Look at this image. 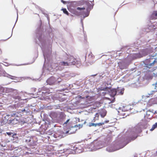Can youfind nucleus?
Returning <instances> with one entry per match:
<instances>
[{"label": "nucleus", "mask_w": 157, "mask_h": 157, "mask_svg": "<svg viewBox=\"0 0 157 157\" xmlns=\"http://www.w3.org/2000/svg\"><path fill=\"white\" fill-rule=\"evenodd\" d=\"M36 42L41 48L43 53V56L45 61L43 68V71L42 74L45 75L46 73L45 72L47 71V74L48 72L51 71V67L48 68L46 67V64L50 63L51 60V44L52 41L51 40L46 41L44 37H42V36L40 32L39 31L36 33Z\"/></svg>", "instance_id": "1"}, {"label": "nucleus", "mask_w": 157, "mask_h": 157, "mask_svg": "<svg viewBox=\"0 0 157 157\" xmlns=\"http://www.w3.org/2000/svg\"><path fill=\"white\" fill-rule=\"evenodd\" d=\"M105 144L102 141L95 140L90 144H87L85 146L88 148L87 151H95L104 147Z\"/></svg>", "instance_id": "2"}, {"label": "nucleus", "mask_w": 157, "mask_h": 157, "mask_svg": "<svg viewBox=\"0 0 157 157\" xmlns=\"http://www.w3.org/2000/svg\"><path fill=\"white\" fill-rule=\"evenodd\" d=\"M74 59V57L73 56L70 55H67L66 59H65L66 61L60 62L59 63V67H57L58 69L61 70L64 67L69 66L72 65V64H75V63L74 61H71V60Z\"/></svg>", "instance_id": "3"}, {"label": "nucleus", "mask_w": 157, "mask_h": 157, "mask_svg": "<svg viewBox=\"0 0 157 157\" xmlns=\"http://www.w3.org/2000/svg\"><path fill=\"white\" fill-rule=\"evenodd\" d=\"M127 144H125L124 142L121 141L117 142L116 141L112 147H108L106 148V150L109 152H113L123 148Z\"/></svg>", "instance_id": "4"}, {"label": "nucleus", "mask_w": 157, "mask_h": 157, "mask_svg": "<svg viewBox=\"0 0 157 157\" xmlns=\"http://www.w3.org/2000/svg\"><path fill=\"white\" fill-rule=\"evenodd\" d=\"M141 131V128L139 125H138L128 132H129L130 133V137L134 138V139H133V140L136 138L137 133L140 132Z\"/></svg>", "instance_id": "5"}, {"label": "nucleus", "mask_w": 157, "mask_h": 157, "mask_svg": "<svg viewBox=\"0 0 157 157\" xmlns=\"http://www.w3.org/2000/svg\"><path fill=\"white\" fill-rule=\"evenodd\" d=\"M86 144H85L83 146V145H82V146H76L73 147V149H71L73 150L75 152L77 153H80L82 152L83 151H87L88 148L86 147H85V146Z\"/></svg>", "instance_id": "6"}, {"label": "nucleus", "mask_w": 157, "mask_h": 157, "mask_svg": "<svg viewBox=\"0 0 157 157\" xmlns=\"http://www.w3.org/2000/svg\"><path fill=\"white\" fill-rule=\"evenodd\" d=\"M131 105H127L125 106H123L122 107H119L118 111L119 114L121 115L124 116L125 113L123 112L128 111L132 109L131 108Z\"/></svg>", "instance_id": "7"}, {"label": "nucleus", "mask_w": 157, "mask_h": 157, "mask_svg": "<svg viewBox=\"0 0 157 157\" xmlns=\"http://www.w3.org/2000/svg\"><path fill=\"white\" fill-rule=\"evenodd\" d=\"M30 111V109L28 107H26L21 109L18 111V113L20 116H21L22 115H27L29 113Z\"/></svg>", "instance_id": "8"}, {"label": "nucleus", "mask_w": 157, "mask_h": 157, "mask_svg": "<svg viewBox=\"0 0 157 157\" xmlns=\"http://www.w3.org/2000/svg\"><path fill=\"white\" fill-rule=\"evenodd\" d=\"M47 84L50 85H54L56 84V78L52 76L49 78L46 81Z\"/></svg>", "instance_id": "9"}, {"label": "nucleus", "mask_w": 157, "mask_h": 157, "mask_svg": "<svg viewBox=\"0 0 157 157\" xmlns=\"http://www.w3.org/2000/svg\"><path fill=\"white\" fill-rule=\"evenodd\" d=\"M155 63H150L149 64H144V69L147 70L149 71H154V69L152 68Z\"/></svg>", "instance_id": "10"}, {"label": "nucleus", "mask_w": 157, "mask_h": 157, "mask_svg": "<svg viewBox=\"0 0 157 157\" xmlns=\"http://www.w3.org/2000/svg\"><path fill=\"white\" fill-rule=\"evenodd\" d=\"M65 132H59L53 134V136L56 138H58L59 139H60L66 136Z\"/></svg>", "instance_id": "11"}, {"label": "nucleus", "mask_w": 157, "mask_h": 157, "mask_svg": "<svg viewBox=\"0 0 157 157\" xmlns=\"http://www.w3.org/2000/svg\"><path fill=\"white\" fill-rule=\"evenodd\" d=\"M157 62L156 59H153V58H150L146 59L144 62V64H149L150 63H155Z\"/></svg>", "instance_id": "12"}, {"label": "nucleus", "mask_w": 157, "mask_h": 157, "mask_svg": "<svg viewBox=\"0 0 157 157\" xmlns=\"http://www.w3.org/2000/svg\"><path fill=\"white\" fill-rule=\"evenodd\" d=\"M76 127V125H75L74 127H71L69 130L65 132L66 134H70L75 133L77 130Z\"/></svg>", "instance_id": "13"}, {"label": "nucleus", "mask_w": 157, "mask_h": 157, "mask_svg": "<svg viewBox=\"0 0 157 157\" xmlns=\"http://www.w3.org/2000/svg\"><path fill=\"white\" fill-rule=\"evenodd\" d=\"M66 115L63 112H58L57 119L58 120H63L65 118Z\"/></svg>", "instance_id": "14"}, {"label": "nucleus", "mask_w": 157, "mask_h": 157, "mask_svg": "<svg viewBox=\"0 0 157 157\" xmlns=\"http://www.w3.org/2000/svg\"><path fill=\"white\" fill-rule=\"evenodd\" d=\"M71 149H73V147H71V148L68 149H63V152H65V154L66 155H68L69 154H70L74 153L73 150Z\"/></svg>", "instance_id": "15"}, {"label": "nucleus", "mask_w": 157, "mask_h": 157, "mask_svg": "<svg viewBox=\"0 0 157 157\" xmlns=\"http://www.w3.org/2000/svg\"><path fill=\"white\" fill-rule=\"evenodd\" d=\"M100 90L101 91H104V92H100V95L101 96H105V94L108 93V92L107 91L108 89H109V87H105V88H103L101 87L100 88H99Z\"/></svg>", "instance_id": "16"}, {"label": "nucleus", "mask_w": 157, "mask_h": 157, "mask_svg": "<svg viewBox=\"0 0 157 157\" xmlns=\"http://www.w3.org/2000/svg\"><path fill=\"white\" fill-rule=\"evenodd\" d=\"M108 90L109 94L111 97H113L115 95H116V89H113L111 90L109 89Z\"/></svg>", "instance_id": "17"}, {"label": "nucleus", "mask_w": 157, "mask_h": 157, "mask_svg": "<svg viewBox=\"0 0 157 157\" xmlns=\"http://www.w3.org/2000/svg\"><path fill=\"white\" fill-rule=\"evenodd\" d=\"M124 89L123 88L118 87L116 89V95H122L124 93Z\"/></svg>", "instance_id": "18"}, {"label": "nucleus", "mask_w": 157, "mask_h": 157, "mask_svg": "<svg viewBox=\"0 0 157 157\" xmlns=\"http://www.w3.org/2000/svg\"><path fill=\"white\" fill-rule=\"evenodd\" d=\"M58 112H50L49 116L52 119L57 120Z\"/></svg>", "instance_id": "19"}, {"label": "nucleus", "mask_w": 157, "mask_h": 157, "mask_svg": "<svg viewBox=\"0 0 157 157\" xmlns=\"http://www.w3.org/2000/svg\"><path fill=\"white\" fill-rule=\"evenodd\" d=\"M107 111L104 109H102L99 112V115L102 117H104L106 115Z\"/></svg>", "instance_id": "20"}, {"label": "nucleus", "mask_w": 157, "mask_h": 157, "mask_svg": "<svg viewBox=\"0 0 157 157\" xmlns=\"http://www.w3.org/2000/svg\"><path fill=\"white\" fill-rule=\"evenodd\" d=\"M74 59L73 60H72V59H71V61H74V62H75V64H72V65H76L77 66V67H78L79 66H80L81 65V61L79 60H78L76 59L75 58H74Z\"/></svg>", "instance_id": "21"}, {"label": "nucleus", "mask_w": 157, "mask_h": 157, "mask_svg": "<svg viewBox=\"0 0 157 157\" xmlns=\"http://www.w3.org/2000/svg\"><path fill=\"white\" fill-rule=\"evenodd\" d=\"M85 4L87 5L88 6V8L87 10H90L91 9H92L93 8V6L94 5V4L92 3V4H90L89 1H86L85 2Z\"/></svg>", "instance_id": "22"}, {"label": "nucleus", "mask_w": 157, "mask_h": 157, "mask_svg": "<svg viewBox=\"0 0 157 157\" xmlns=\"http://www.w3.org/2000/svg\"><path fill=\"white\" fill-rule=\"evenodd\" d=\"M9 121H10L11 123L13 124H17L18 122L17 119L16 118H14V119H12V120L11 119Z\"/></svg>", "instance_id": "23"}, {"label": "nucleus", "mask_w": 157, "mask_h": 157, "mask_svg": "<svg viewBox=\"0 0 157 157\" xmlns=\"http://www.w3.org/2000/svg\"><path fill=\"white\" fill-rule=\"evenodd\" d=\"M99 114L98 113H96L95 115V116L94 119L92 120V122H95L96 121L98 120L99 119Z\"/></svg>", "instance_id": "24"}, {"label": "nucleus", "mask_w": 157, "mask_h": 157, "mask_svg": "<svg viewBox=\"0 0 157 157\" xmlns=\"http://www.w3.org/2000/svg\"><path fill=\"white\" fill-rule=\"evenodd\" d=\"M12 97L13 98L15 99L19 100L21 99V97L18 95H14V94H12Z\"/></svg>", "instance_id": "25"}, {"label": "nucleus", "mask_w": 157, "mask_h": 157, "mask_svg": "<svg viewBox=\"0 0 157 157\" xmlns=\"http://www.w3.org/2000/svg\"><path fill=\"white\" fill-rule=\"evenodd\" d=\"M48 108V109H58L59 107V106L58 105H56L52 106H47Z\"/></svg>", "instance_id": "26"}, {"label": "nucleus", "mask_w": 157, "mask_h": 157, "mask_svg": "<svg viewBox=\"0 0 157 157\" xmlns=\"http://www.w3.org/2000/svg\"><path fill=\"white\" fill-rule=\"evenodd\" d=\"M11 117H19L20 116L18 112H13L11 114Z\"/></svg>", "instance_id": "27"}, {"label": "nucleus", "mask_w": 157, "mask_h": 157, "mask_svg": "<svg viewBox=\"0 0 157 157\" xmlns=\"http://www.w3.org/2000/svg\"><path fill=\"white\" fill-rule=\"evenodd\" d=\"M133 57L137 58H140L143 57V56L140 53L134 54L133 55Z\"/></svg>", "instance_id": "28"}, {"label": "nucleus", "mask_w": 157, "mask_h": 157, "mask_svg": "<svg viewBox=\"0 0 157 157\" xmlns=\"http://www.w3.org/2000/svg\"><path fill=\"white\" fill-rule=\"evenodd\" d=\"M6 133L9 136H12L13 138H15V136L17 135V134L14 133L13 134V133H12L11 132H6Z\"/></svg>", "instance_id": "29"}, {"label": "nucleus", "mask_w": 157, "mask_h": 157, "mask_svg": "<svg viewBox=\"0 0 157 157\" xmlns=\"http://www.w3.org/2000/svg\"><path fill=\"white\" fill-rule=\"evenodd\" d=\"M90 13V12L89 11V10H87L86 11L85 13V15H83V18H85V17H87L89 15Z\"/></svg>", "instance_id": "30"}, {"label": "nucleus", "mask_w": 157, "mask_h": 157, "mask_svg": "<svg viewBox=\"0 0 157 157\" xmlns=\"http://www.w3.org/2000/svg\"><path fill=\"white\" fill-rule=\"evenodd\" d=\"M156 127H157V123H155V124L152 125V127L150 129V130L151 131H152Z\"/></svg>", "instance_id": "31"}, {"label": "nucleus", "mask_w": 157, "mask_h": 157, "mask_svg": "<svg viewBox=\"0 0 157 157\" xmlns=\"http://www.w3.org/2000/svg\"><path fill=\"white\" fill-rule=\"evenodd\" d=\"M88 126L89 127H91L92 126L96 127V123H89Z\"/></svg>", "instance_id": "32"}, {"label": "nucleus", "mask_w": 157, "mask_h": 157, "mask_svg": "<svg viewBox=\"0 0 157 157\" xmlns=\"http://www.w3.org/2000/svg\"><path fill=\"white\" fill-rule=\"evenodd\" d=\"M156 90H152L149 92L148 94L149 95H152L154 94L155 92H157Z\"/></svg>", "instance_id": "33"}, {"label": "nucleus", "mask_w": 157, "mask_h": 157, "mask_svg": "<svg viewBox=\"0 0 157 157\" xmlns=\"http://www.w3.org/2000/svg\"><path fill=\"white\" fill-rule=\"evenodd\" d=\"M119 67L121 69H126V66L125 65L123 66L121 64H119Z\"/></svg>", "instance_id": "34"}, {"label": "nucleus", "mask_w": 157, "mask_h": 157, "mask_svg": "<svg viewBox=\"0 0 157 157\" xmlns=\"http://www.w3.org/2000/svg\"><path fill=\"white\" fill-rule=\"evenodd\" d=\"M62 10L63 11V12L64 13H65V14H67V15H68L69 13H68V11L66 9H64V8L62 9Z\"/></svg>", "instance_id": "35"}, {"label": "nucleus", "mask_w": 157, "mask_h": 157, "mask_svg": "<svg viewBox=\"0 0 157 157\" xmlns=\"http://www.w3.org/2000/svg\"><path fill=\"white\" fill-rule=\"evenodd\" d=\"M61 81L62 79L61 78H56V84L59 83L60 82H61Z\"/></svg>", "instance_id": "36"}, {"label": "nucleus", "mask_w": 157, "mask_h": 157, "mask_svg": "<svg viewBox=\"0 0 157 157\" xmlns=\"http://www.w3.org/2000/svg\"><path fill=\"white\" fill-rule=\"evenodd\" d=\"M13 94H14V95H18L19 93L17 92V90H13Z\"/></svg>", "instance_id": "37"}, {"label": "nucleus", "mask_w": 157, "mask_h": 157, "mask_svg": "<svg viewBox=\"0 0 157 157\" xmlns=\"http://www.w3.org/2000/svg\"><path fill=\"white\" fill-rule=\"evenodd\" d=\"M76 9L78 10H85V8H84V7L81 8V7H78L76 8Z\"/></svg>", "instance_id": "38"}, {"label": "nucleus", "mask_w": 157, "mask_h": 157, "mask_svg": "<svg viewBox=\"0 0 157 157\" xmlns=\"http://www.w3.org/2000/svg\"><path fill=\"white\" fill-rule=\"evenodd\" d=\"M96 126H100L101 125H102L104 124V123H102V122L99 123H96Z\"/></svg>", "instance_id": "39"}, {"label": "nucleus", "mask_w": 157, "mask_h": 157, "mask_svg": "<svg viewBox=\"0 0 157 157\" xmlns=\"http://www.w3.org/2000/svg\"><path fill=\"white\" fill-rule=\"evenodd\" d=\"M153 85L155 86V90H156L157 89V82L155 84H153Z\"/></svg>", "instance_id": "40"}, {"label": "nucleus", "mask_w": 157, "mask_h": 157, "mask_svg": "<svg viewBox=\"0 0 157 157\" xmlns=\"http://www.w3.org/2000/svg\"><path fill=\"white\" fill-rule=\"evenodd\" d=\"M153 156L154 157H157V151L155 152V153L153 155Z\"/></svg>", "instance_id": "41"}, {"label": "nucleus", "mask_w": 157, "mask_h": 157, "mask_svg": "<svg viewBox=\"0 0 157 157\" xmlns=\"http://www.w3.org/2000/svg\"><path fill=\"white\" fill-rule=\"evenodd\" d=\"M146 115H148V116H149L150 115V113H151L150 112V111H147V112H146Z\"/></svg>", "instance_id": "42"}, {"label": "nucleus", "mask_w": 157, "mask_h": 157, "mask_svg": "<svg viewBox=\"0 0 157 157\" xmlns=\"http://www.w3.org/2000/svg\"><path fill=\"white\" fill-rule=\"evenodd\" d=\"M109 122V120H106V121H104V122H102V123H104V124H105L108 123Z\"/></svg>", "instance_id": "43"}, {"label": "nucleus", "mask_w": 157, "mask_h": 157, "mask_svg": "<svg viewBox=\"0 0 157 157\" xmlns=\"http://www.w3.org/2000/svg\"><path fill=\"white\" fill-rule=\"evenodd\" d=\"M3 122V121H0V125H2L3 124H4V123Z\"/></svg>", "instance_id": "44"}, {"label": "nucleus", "mask_w": 157, "mask_h": 157, "mask_svg": "<svg viewBox=\"0 0 157 157\" xmlns=\"http://www.w3.org/2000/svg\"><path fill=\"white\" fill-rule=\"evenodd\" d=\"M115 101V98H114L112 100V101H111L109 103V104H110V103H113Z\"/></svg>", "instance_id": "45"}, {"label": "nucleus", "mask_w": 157, "mask_h": 157, "mask_svg": "<svg viewBox=\"0 0 157 157\" xmlns=\"http://www.w3.org/2000/svg\"><path fill=\"white\" fill-rule=\"evenodd\" d=\"M70 120V119H68L67 120V121L64 123V124H67V123Z\"/></svg>", "instance_id": "46"}, {"label": "nucleus", "mask_w": 157, "mask_h": 157, "mask_svg": "<svg viewBox=\"0 0 157 157\" xmlns=\"http://www.w3.org/2000/svg\"><path fill=\"white\" fill-rule=\"evenodd\" d=\"M153 14L156 16H157V12L155 11L154 12Z\"/></svg>", "instance_id": "47"}, {"label": "nucleus", "mask_w": 157, "mask_h": 157, "mask_svg": "<svg viewBox=\"0 0 157 157\" xmlns=\"http://www.w3.org/2000/svg\"><path fill=\"white\" fill-rule=\"evenodd\" d=\"M8 75V77H9V78H10L12 79H14L13 78H11L12 77H15L13 76L10 75Z\"/></svg>", "instance_id": "48"}, {"label": "nucleus", "mask_w": 157, "mask_h": 157, "mask_svg": "<svg viewBox=\"0 0 157 157\" xmlns=\"http://www.w3.org/2000/svg\"><path fill=\"white\" fill-rule=\"evenodd\" d=\"M61 2L63 3L64 4H66V2L63 1V0H61Z\"/></svg>", "instance_id": "49"}, {"label": "nucleus", "mask_w": 157, "mask_h": 157, "mask_svg": "<svg viewBox=\"0 0 157 157\" xmlns=\"http://www.w3.org/2000/svg\"><path fill=\"white\" fill-rule=\"evenodd\" d=\"M17 20H16V22L15 23H16V22H17V19H18V13H17ZM16 24V23H15ZM15 25H14V26H13V27H14V26H15Z\"/></svg>", "instance_id": "50"}, {"label": "nucleus", "mask_w": 157, "mask_h": 157, "mask_svg": "<svg viewBox=\"0 0 157 157\" xmlns=\"http://www.w3.org/2000/svg\"><path fill=\"white\" fill-rule=\"evenodd\" d=\"M93 63V62H89L88 63H87V65H91Z\"/></svg>", "instance_id": "51"}, {"label": "nucleus", "mask_w": 157, "mask_h": 157, "mask_svg": "<svg viewBox=\"0 0 157 157\" xmlns=\"http://www.w3.org/2000/svg\"><path fill=\"white\" fill-rule=\"evenodd\" d=\"M67 89V87L65 88H63L62 90H61V91H65Z\"/></svg>", "instance_id": "52"}, {"label": "nucleus", "mask_w": 157, "mask_h": 157, "mask_svg": "<svg viewBox=\"0 0 157 157\" xmlns=\"http://www.w3.org/2000/svg\"><path fill=\"white\" fill-rule=\"evenodd\" d=\"M46 17H47L48 20V21L49 22V17H48V16H47V15H46Z\"/></svg>", "instance_id": "53"}, {"label": "nucleus", "mask_w": 157, "mask_h": 157, "mask_svg": "<svg viewBox=\"0 0 157 157\" xmlns=\"http://www.w3.org/2000/svg\"><path fill=\"white\" fill-rule=\"evenodd\" d=\"M78 125L79 126V128H82V125L81 124H78Z\"/></svg>", "instance_id": "54"}, {"label": "nucleus", "mask_w": 157, "mask_h": 157, "mask_svg": "<svg viewBox=\"0 0 157 157\" xmlns=\"http://www.w3.org/2000/svg\"><path fill=\"white\" fill-rule=\"evenodd\" d=\"M82 19L81 20V22L82 23V27H83V22H82Z\"/></svg>", "instance_id": "55"}, {"label": "nucleus", "mask_w": 157, "mask_h": 157, "mask_svg": "<svg viewBox=\"0 0 157 157\" xmlns=\"http://www.w3.org/2000/svg\"><path fill=\"white\" fill-rule=\"evenodd\" d=\"M42 96H43V94H46V93H44V92H42Z\"/></svg>", "instance_id": "56"}, {"label": "nucleus", "mask_w": 157, "mask_h": 157, "mask_svg": "<svg viewBox=\"0 0 157 157\" xmlns=\"http://www.w3.org/2000/svg\"><path fill=\"white\" fill-rule=\"evenodd\" d=\"M13 28H14V27H13V29H12V34H11V36H10V37H11V36H12V35L13 30Z\"/></svg>", "instance_id": "57"}, {"label": "nucleus", "mask_w": 157, "mask_h": 157, "mask_svg": "<svg viewBox=\"0 0 157 157\" xmlns=\"http://www.w3.org/2000/svg\"><path fill=\"white\" fill-rule=\"evenodd\" d=\"M68 85H70V84H68V85H66V87H68Z\"/></svg>", "instance_id": "58"}, {"label": "nucleus", "mask_w": 157, "mask_h": 157, "mask_svg": "<svg viewBox=\"0 0 157 157\" xmlns=\"http://www.w3.org/2000/svg\"><path fill=\"white\" fill-rule=\"evenodd\" d=\"M153 100V99H151V100H150V101H151H151H152Z\"/></svg>", "instance_id": "59"}, {"label": "nucleus", "mask_w": 157, "mask_h": 157, "mask_svg": "<svg viewBox=\"0 0 157 157\" xmlns=\"http://www.w3.org/2000/svg\"><path fill=\"white\" fill-rule=\"evenodd\" d=\"M133 157H137V156L135 155Z\"/></svg>", "instance_id": "60"}, {"label": "nucleus", "mask_w": 157, "mask_h": 157, "mask_svg": "<svg viewBox=\"0 0 157 157\" xmlns=\"http://www.w3.org/2000/svg\"><path fill=\"white\" fill-rule=\"evenodd\" d=\"M88 96H86V98H88Z\"/></svg>", "instance_id": "61"}, {"label": "nucleus", "mask_w": 157, "mask_h": 157, "mask_svg": "<svg viewBox=\"0 0 157 157\" xmlns=\"http://www.w3.org/2000/svg\"><path fill=\"white\" fill-rule=\"evenodd\" d=\"M128 114H127L126 115H125V117H126L127 115H128Z\"/></svg>", "instance_id": "62"}, {"label": "nucleus", "mask_w": 157, "mask_h": 157, "mask_svg": "<svg viewBox=\"0 0 157 157\" xmlns=\"http://www.w3.org/2000/svg\"><path fill=\"white\" fill-rule=\"evenodd\" d=\"M85 98V97H83V98Z\"/></svg>", "instance_id": "63"}, {"label": "nucleus", "mask_w": 157, "mask_h": 157, "mask_svg": "<svg viewBox=\"0 0 157 157\" xmlns=\"http://www.w3.org/2000/svg\"><path fill=\"white\" fill-rule=\"evenodd\" d=\"M93 1H92V2H94V0H92Z\"/></svg>", "instance_id": "64"}]
</instances>
